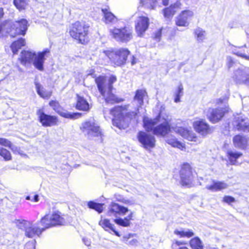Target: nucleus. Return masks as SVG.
Wrapping results in <instances>:
<instances>
[{
    "label": "nucleus",
    "instance_id": "1",
    "mask_svg": "<svg viewBox=\"0 0 249 249\" xmlns=\"http://www.w3.org/2000/svg\"><path fill=\"white\" fill-rule=\"evenodd\" d=\"M127 212V208L121 206L118 203H111L108 207L107 215L110 216L117 217L118 215H124ZM133 213H131L124 218L121 217L116 218L114 220V222L121 226L127 227L130 225V221L132 219Z\"/></svg>",
    "mask_w": 249,
    "mask_h": 249
},
{
    "label": "nucleus",
    "instance_id": "2",
    "mask_svg": "<svg viewBox=\"0 0 249 249\" xmlns=\"http://www.w3.org/2000/svg\"><path fill=\"white\" fill-rule=\"evenodd\" d=\"M160 115L154 119H143L144 127L147 131H152L153 134L158 136H164L170 131V125L167 120L155 126L160 122Z\"/></svg>",
    "mask_w": 249,
    "mask_h": 249
},
{
    "label": "nucleus",
    "instance_id": "3",
    "mask_svg": "<svg viewBox=\"0 0 249 249\" xmlns=\"http://www.w3.org/2000/svg\"><path fill=\"white\" fill-rule=\"evenodd\" d=\"M128 106H117L110 110V114L114 116L113 124L120 129L124 128L123 123L126 118L131 119L137 115V112H127Z\"/></svg>",
    "mask_w": 249,
    "mask_h": 249
},
{
    "label": "nucleus",
    "instance_id": "4",
    "mask_svg": "<svg viewBox=\"0 0 249 249\" xmlns=\"http://www.w3.org/2000/svg\"><path fill=\"white\" fill-rule=\"evenodd\" d=\"M98 89L101 94L104 98L107 104H114L124 101L123 98L118 97L112 92L113 89H106V79L104 76H99L95 79Z\"/></svg>",
    "mask_w": 249,
    "mask_h": 249
},
{
    "label": "nucleus",
    "instance_id": "5",
    "mask_svg": "<svg viewBox=\"0 0 249 249\" xmlns=\"http://www.w3.org/2000/svg\"><path fill=\"white\" fill-rule=\"evenodd\" d=\"M81 129L89 138L95 139L102 142L103 132L100 126L93 120L83 123Z\"/></svg>",
    "mask_w": 249,
    "mask_h": 249
},
{
    "label": "nucleus",
    "instance_id": "6",
    "mask_svg": "<svg viewBox=\"0 0 249 249\" xmlns=\"http://www.w3.org/2000/svg\"><path fill=\"white\" fill-rule=\"evenodd\" d=\"M89 28V26L85 22L77 21L72 25L70 34L72 37L84 44L88 39Z\"/></svg>",
    "mask_w": 249,
    "mask_h": 249
},
{
    "label": "nucleus",
    "instance_id": "7",
    "mask_svg": "<svg viewBox=\"0 0 249 249\" xmlns=\"http://www.w3.org/2000/svg\"><path fill=\"white\" fill-rule=\"evenodd\" d=\"M39 223L46 230L55 226L64 225L66 222L65 218L61 215V213L57 212L45 215L41 219Z\"/></svg>",
    "mask_w": 249,
    "mask_h": 249
},
{
    "label": "nucleus",
    "instance_id": "8",
    "mask_svg": "<svg viewBox=\"0 0 249 249\" xmlns=\"http://www.w3.org/2000/svg\"><path fill=\"white\" fill-rule=\"evenodd\" d=\"M103 53L107 55L117 66H121L125 63L129 51L126 49H120L116 51L106 50Z\"/></svg>",
    "mask_w": 249,
    "mask_h": 249
},
{
    "label": "nucleus",
    "instance_id": "9",
    "mask_svg": "<svg viewBox=\"0 0 249 249\" xmlns=\"http://www.w3.org/2000/svg\"><path fill=\"white\" fill-rule=\"evenodd\" d=\"M111 36L117 41L127 42L132 38V30L129 27L109 29Z\"/></svg>",
    "mask_w": 249,
    "mask_h": 249
},
{
    "label": "nucleus",
    "instance_id": "10",
    "mask_svg": "<svg viewBox=\"0 0 249 249\" xmlns=\"http://www.w3.org/2000/svg\"><path fill=\"white\" fill-rule=\"evenodd\" d=\"M137 138L142 146L147 150H150L155 146V138L150 134L140 131L138 133Z\"/></svg>",
    "mask_w": 249,
    "mask_h": 249
},
{
    "label": "nucleus",
    "instance_id": "11",
    "mask_svg": "<svg viewBox=\"0 0 249 249\" xmlns=\"http://www.w3.org/2000/svg\"><path fill=\"white\" fill-rule=\"evenodd\" d=\"M233 79L236 84L249 86V68L242 67L234 71Z\"/></svg>",
    "mask_w": 249,
    "mask_h": 249
},
{
    "label": "nucleus",
    "instance_id": "12",
    "mask_svg": "<svg viewBox=\"0 0 249 249\" xmlns=\"http://www.w3.org/2000/svg\"><path fill=\"white\" fill-rule=\"evenodd\" d=\"M19 223L23 224L25 226V234L29 238H33L35 235L39 236L42 232L45 230L44 227H39V222L36 223V226L33 225L32 223L25 220H22Z\"/></svg>",
    "mask_w": 249,
    "mask_h": 249
},
{
    "label": "nucleus",
    "instance_id": "13",
    "mask_svg": "<svg viewBox=\"0 0 249 249\" xmlns=\"http://www.w3.org/2000/svg\"><path fill=\"white\" fill-rule=\"evenodd\" d=\"M28 24L26 19L22 18L16 21L12 26L10 36L14 37L17 35L24 36L28 29Z\"/></svg>",
    "mask_w": 249,
    "mask_h": 249
},
{
    "label": "nucleus",
    "instance_id": "14",
    "mask_svg": "<svg viewBox=\"0 0 249 249\" xmlns=\"http://www.w3.org/2000/svg\"><path fill=\"white\" fill-rule=\"evenodd\" d=\"M180 183L183 186L190 185L194 178L192 168L189 164L186 163L182 165L180 171Z\"/></svg>",
    "mask_w": 249,
    "mask_h": 249
},
{
    "label": "nucleus",
    "instance_id": "15",
    "mask_svg": "<svg viewBox=\"0 0 249 249\" xmlns=\"http://www.w3.org/2000/svg\"><path fill=\"white\" fill-rule=\"evenodd\" d=\"M193 126L195 130L203 137H206L213 132V129L203 119H199L193 123Z\"/></svg>",
    "mask_w": 249,
    "mask_h": 249
},
{
    "label": "nucleus",
    "instance_id": "16",
    "mask_svg": "<svg viewBox=\"0 0 249 249\" xmlns=\"http://www.w3.org/2000/svg\"><path fill=\"white\" fill-rule=\"evenodd\" d=\"M49 105L61 116L71 119H77L81 117L80 113H71L67 110L62 109L59 106V104L56 101L52 100L49 103Z\"/></svg>",
    "mask_w": 249,
    "mask_h": 249
},
{
    "label": "nucleus",
    "instance_id": "17",
    "mask_svg": "<svg viewBox=\"0 0 249 249\" xmlns=\"http://www.w3.org/2000/svg\"><path fill=\"white\" fill-rule=\"evenodd\" d=\"M37 115L39 122L43 126L49 127L57 124L58 119L57 117L55 116L46 114L42 109H39L37 111Z\"/></svg>",
    "mask_w": 249,
    "mask_h": 249
},
{
    "label": "nucleus",
    "instance_id": "18",
    "mask_svg": "<svg viewBox=\"0 0 249 249\" xmlns=\"http://www.w3.org/2000/svg\"><path fill=\"white\" fill-rule=\"evenodd\" d=\"M50 52L49 49H46L43 51L38 53L37 54L35 53L32 62L36 69L41 71L44 70L43 64L46 59L45 57L48 56Z\"/></svg>",
    "mask_w": 249,
    "mask_h": 249
},
{
    "label": "nucleus",
    "instance_id": "19",
    "mask_svg": "<svg viewBox=\"0 0 249 249\" xmlns=\"http://www.w3.org/2000/svg\"><path fill=\"white\" fill-rule=\"evenodd\" d=\"M149 18L144 16L138 18L135 21V29L138 35L142 36L149 26Z\"/></svg>",
    "mask_w": 249,
    "mask_h": 249
},
{
    "label": "nucleus",
    "instance_id": "20",
    "mask_svg": "<svg viewBox=\"0 0 249 249\" xmlns=\"http://www.w3.org/2000/svg\"><path fill=\"white\" fill-rule=\"evenodd\" d=\"M226 111V109L223 108H209L207 113V116L211 122L215 123L223 117Z\"/></svg>",
    "mask_w": 249,
    "mask_h": 249
},
{
    "label": "nucleus",
    "instance_id": "21",
    "mask_svg": "<svg viewBox=\"0 0 249 249\" xmlns=\"http://www.w3.org/2000/svg\"><path fill=\"white\" fill-rule=\"evenodd\" d=\"M233 125L238 130L249 131V120L243 116L239 115L235 117Z\"/></svg>",
    "mask_w": 249,
    "mask_h": 249
},
{
    "label": "nucleus",
    "instance_id": "22",
    "mask_svg": "<svg viewBox=\"0 0 249 249\" xmlns=\"http://www.w3.org/2000/svg\"><path fill=\"white\" fill-rule=\"evenodd\" d=\"M175 131L188 141L200 142L196 134L191 129L182 127H178L175 128Z\"/></svg>",
    "mask_w": 249,
    "mask_h": 249
},
{
    "label": "nucleus",
    "instance_id": "23",
    "mask_svg": "<svg viewBox=\"0 0 249 249\" xmlns=\"http://www.w3.org/2000/svg\"><path fill=\"white\" fill-rule=\"evenodd\" d=\"M193 16V12L185 10L176 18V24L178 26L186 27L189 25L188 20Z\"/></svg>",
    "mask_w": 249,
    "mask_h": 249
},
{
    "label": "nucleus",
    "instance_id": "24",
    "mask_svg": "<svg viewBox=\"0 0 249 249\" xmlns=\"http://www.w3.org/2000/svg\"><path fill=\"white\" fill-rule=\"evenodd\" d=\"M146 94L144 90L139 89L136 92L133 101V104L136 106V111L139 112V108L142 107L143 103V97Z\"/></svg>",
    "mask_w": 249,
    "mask_h": 249
},
{
    "label": "nucleus",
    "instance_id": "25",
    "mask_svg": "<svg viewBox=\"0 0 249 249\" xmlns=\"http://www.w3.org/2000/svg\"><path fill=\"white\" fill-rule=\"evenodd\" d=\"M228 187V184L224 181L213 180V184L207 185L206 188L213 192H217L226 189Z\"/></svg>",
    "mask_w": 249,
    "mask_h": 249
},
{
    "label": "nucleus",
    "instance_id": "26",
    "mask_svg": "<svg viewBox=\"0 0 249 249\" xmlns=\"http://www.w3.org/2000/svg\"><path fill=\"white\" fill-rule=\"evenodd\" d=\"M35 53L28 51H22L19 59L22 65H25L27 63L33 62Z\"/></svg>",
    "mask_w": 249,
    "mask_h": 249
},
{
    "label": "nucleus",
    "instance_id": "27",
    "mask_svg": "<svg viewBox=\"0 0 249 249\" xmlns=\"http://www.w3.org/2000/svg\"><path fill=\"white\" fill-rule=\"evenodd\" d=\"M105 18L106 24H113L118 21V18L112 13L109 12L107 8L102 9Z\"/></svg>",
    "mask_w": 249,
    "mask_h": 249
},
{
    "label": "nucleus",
    "instance_id": "28",
    "mask_svg": "<svg viewBox=\"0 0 249 249\" xmlns=\"http://www.w3.org/2000/svg\"><path fill=\"white\" fill-rule=\"evenodd\" d=\"M247 139L241 135H238L234 137L233 142L235 147L244 149L247 146Z\"/></svg>",
    "mask_w": 249,
    "mask_h": 249
},
{
    "label": "nucleus",
    "instance_id": "29",
    "mask_svg": "<svg viewBox=\"0 0 249 249\" xmlns=\"http://www.w3.org/2000/svg\"><path fill=\"white\" fill-rule=\"evenodd\" d=\"M76 107L77 109L83 111L89 110V105L87 101L83 97L77 96Z\"/></svg>",
    "mask_w": 249,
    "mask_h": 249
},
{
    "label": "nucleus",
    "instance_id": "30",
    "mask_svg": "<svg viewBox=\"0 0 249 249\" xmlns=\"http://www.w3.org/2000/svg\"><path fill=\"white\" fill-rule=\"evenodd\" d=\"M178 2H176L173 5H171L169 7L165 8L163 10V14L165 18H170L177 12V9L179 6Z\"/></svg>",
    "mask_w": 249,
    "mask_h": 249
},
{
    "label": "nucleus",
    "instance_id": "31",
    "mask_svg": "<svg viewBox=\"0 0 249 249\" xmlns=\"http://www.w3.org/2000/svg\"><path fill=\"white\" fill-rule=\"evenodd\" d=\"M36 88L37 94L43 98L48 99L52 95V91L46 90L39 83H36Z\"/></svg>",
    "mask_w": 249,
    "mask_h": 249
},
{
    "label": "nucleus",
    "instance_id": "32",
    "mask_svg": "<svg viewBox=\"0 0 249 249\" xmlns=\"http://www.w3.org/2000/svg\"><path fill=\"white\" fill-rule=\"evenodd\" d=\"M100 224L102 226V227L106 231H107L108 230H110L111 231L114 232V234L116 236L118 237L120 236V234H119V232H118L115 230L114 225L111 224L109 220L104 219V220L100 221Z\"/></svg>",
    "mask_w": 249,
    "mask_h": 249
},
{
    "label": "nucleus",
    "instance_id": "33",
    "mask_svg": "<svg viewBox=\"0 0 249 249\" xmlns=\"http://www.w3.org/2000/svg\"><path fill=\"white\" fill-rule=\"evenodd\" d=\"M25 41L23 38H20L17 41H14L12 43L11 46V50L13 53L17 54L18 50L20 49L22 46H25Z\"/></svg>",
    "mask_w": 249,
    "mask_h": 249
},
{
    "label": "nucleus",
    "instance_id": "34",
    "mask_svg": "<svg viewBox=\"0 0 249 249\" xmlns=\"http://www.w3.org/2000/svg\"><path fill=\"white\" fill-rule=\"evenodd\" d=\"M166 141L168 144L172 145L173 147H177L181 150H183V148L185 147L184 144L179 141H178L174 136H171L167 137Z\"/></svg>",
    "mask_w": 249,
    "mask_h": 249
},
{
    "label": "nucleus",
    "instance_id": "35",
    "mask_svg": "<svg viewBox=\"0 0 249 249\" xmlns=\"http://www.w3.org/2000/svg\"><path fill=\"white\" fill-rule=\"evenodd\" d=\"M227 154L229 159L232 164H235L236 160L242 155L240 152L232 151H228Z\"/></svg>",
    "mask_w": 249,
    "mask_h": 249
},
{
    "label": "nucleus",
    "instance_id": "36",
    "mask_svg": "<svg viewBox=\"0 0 249 249\" xmlns=\"http://www.w3.org/2000/svg\"><path fill=\"white\" fill-rule=\"evenodd\" d=\"M197 40L199 42H202L206 38V32L200 28H197L194 31Z\"/></svg>",
    "mask_w": 249,
    "mask_h": 249
},
{
    "label": "nucleus",
    "instance_id": "37",
    "mask_svg": "<svg viewBox=\"0 0 249 249\" xmlns=\"http://www.w3.org/2000/svg\"><path fill=\"white\" fill-rule=\"evenodd\" d=\"M190 244L193 249H203V245L198 237L192 239L190 240Z\"/></svg>",
    "mask_w": 249,
    "mask_h": 249
},
{
    "label": "nucleus",
    "instance_id": "38",
    "mask_svg": "<svg viewBox=\"0 0 249 249\" xmlns=\"http://www.w3.org/2000/svg\"><path fill=\"white\" fill-rule=\"evenodd\" d=\"M88 205L89 208L94 209L99 213H101L103 210V204L97 203L91 201L89 202Z\"/></svg>",
    "mask_w": 249,
    "mask_h": 249
},
{
    "label": "nucleus",
    "instance_id": "39",
    "mask_svg": "<svg viewBox=\"0 0 249 249\" xmlns=\"http://www.w3.org/2000/svg\"><path fill=\"white\" fill-rule=\"evenodd\" d=\"M0 155L6 161L11 160L12 158L10 152L5 148L0 147Z\"/></svg>",
    "mask_w": 249,
    "mask_h": 249
},
{
    "label": "nucleus",
    "instance_id": "40",
    "mask_svg": "<svg viewBox=\"0 0 249 249\" xmlns=\"http://www.w3.org/2000/svg\"><path fill=\"white\" fill-rule=\"evenodd\" d=\"M183 88L182 85H180L178 88L177 90L175 92V97L174 101L176 103L180 102V98L183 95Z\"/></svg>",
    "mask_w": 249,
    "mask_h": 249
},
{
    "label": "nucleus",
    "instance_id": "41",
    "mask_svg": "<svg viewBox=\"0 0 249 249\" xmlns=\"http://www.w3.org/2000/svg\"><path fill=\"white\" fill-rule=\"evenodd\" d=\"M140 2L147 8L154 9L156 6V0H140Z\"/></svg>",
    "mask_w": 249,
    "mask_h": 249
},
{
    "label": "nucleus",
    "instance_id": "42",
    "mask_svg": "<svg viewBox=\"0 0 249 249\" xmlns=\"http://www.w3.org/2000/svg\"><path fill=\"white\" fill-rule=\"evenodd\" d=\"M14 3L18 9L21 10L25 8L27 1L26 0H14Z\"/></svg>",
    "mask_w": 249,
    "mask_h": 249
},
{
    "label": "nucleus",
    "instance_id": "43",
    "mask_svg": "<svg viewBox=\"0 0 249 249\" xmlns=\"http://www.w3.org/2000/svg\"><path fill=\"white\" fill-rule=\"evenodd\" d=\"M105 79H106V78L104 77ZM117 80V78H116V77L114 75H111L109 78V79L108 80V81H107V80H106V89H113V86H112V84L115 82Z\"/></svg>",
    "mask_w": 249,
    "mask_h": 249
},
{
    "label": "nucleus",
    "instance_id": "44",
    "mask_svg": "<svg viewBox=\"0 0 249 249\" xmlns=\"http://www.w3.org/2000/svg\"><path fill=\"white\" fill-rule=\"evenodd\" d=\"M115 198L116 199L124 204H131V202L130 200L123 197V196L119 195H115Z\"/></svg>",
    "mask_w": 249,
    "mask_h": 249
},
{
    "label": "nucleus",
    "instance_id": "45",
    "mask_svg": "<svg viewBox=\"0 0 249 249\" xmlns=\"http://www.w3.org/2000/svg\"><path fill=\"white\" fill-rule=\"evenodd\" d=\"M10 148L15 154H18L20 155H24L23 151H22L19 147L13 145L12 144L11 146H10Z\"/></svg>",
    "mask_w": 249,
    "mask_h": 249
},
{
    "label": "nucleus",
    "instance_id": "46",
    "mask_svg": "<svg viewBox=\"0 0 249 249\" xmlns=\"http://www.w3.org/2000/svg\"><path fill=\"white\" fill-rule=\"evenodd\" d=\"M12 144L11 142L5 138H0V145L10 148V146H11Z\"/></svg>",
    "mask_w": 249,
    "mask_h": 249
},
{
    "label": "nucleus",
    "instance_id": "47",
    "mask_svg": "<svg viewBox=\"0 0 249 249\" xmlns=\"http://www.w3.org/2000/svg\"><path fill=\"white\" fill-rule=\"evenodd\" d=\"M223 201L225 203L230 204L231 203L234 202L235 201V199L232 196H225L223 198Z\"/></svg>",
    "mask_w": 249,
    "mask_h": 249
},
{
    "label": "nucleus",
    "instance_id": "48",
    "mask_svg": "<svg viewBox=\"0 0 249 249\" xmlns=\"http://www.w3.org/2000/svg\"><path fill=\"white\" fill-rule=\"evenodd\" d=\"M36 242L34 240L27 242L25 245L24 249H35Z\"/></svg>",
    "mask_w": 249,
    "mask_h": 249
},
{
    "label": "nucleus",
    "instance_id": "49",
    "mask_svg": "<svg viewBox=\"0 0 249 249\" xmlns=\"http://www.w3.org/2000/svg\"><path fill=\"white\" fill-rule=\"evenodd\" d=\"M233 53L236 55L245 58L246 60H249V55H247L246 54L240 52V51H236V50L233 51Z\"/></svg>",
    "mask_w": 249,
    "mask_h": 249
},
{
    "label": "nucleus",
    "instance_id": "50",
    "mask_svg": "<svg viewBox=\"0 0 249 249\" xmlns=\"http://www.w3.org/2000/svg\"><path fill=\"white\" fill-rule=\"evenodd\" d=\"M226 65L229 69H230L233 65L234 62L231 56H227L226 58Z\"/></svg>",
    "mask_w": 249,
    "mask_h": 249
},
{
    "label": "nucleus",
    "instance_id": "51",
    "mask_svg": "<svg viewBox=\"0 0 249 249\" xmlns=\"http://www.w3.org/2000/svg\"><path fill=\"white\" fill-rule=\"evenodd\" d=\"M161 30L162 28L160 29L157 32H156L155 35V39L157 41H159L160 39L161 36Z\"/></svg>",
    "mask_w": 249,
    "mask_h": 249
},
{
    "label": "nucleus",
    "instance_id": "52",
    "mask_svg": "<svg viewBox=\"0 0 249 249\" xmlns=\"http://www.w3.org/2000/svg\"><path fill=\"white\" fill-rule=\"evenodd\" d=\"M194 235V232L191 230H187V231H184V237H192Z\"/></svg>",
    "mask_w": 249,
    "mask_h": 249
},
{
    "label": "nucleus",
    "instance_id": "53",
    "mask_svg": "<svg viewBox=\"0 0 249 249\" xmlns=\"http://www.w3.org/2000/svg\"><path fill=\"white\" fill-rule=\"evenodd\" d=\"M174 233L177 235H179L180 237H183L184 231H178L176 230L174 231Z\"/></svg>",
    "mask_w": 249,
    "mask_h": 249
},
{
    "label": "nucleus",
    "instance_id": "54",
    "mask_svg": "<svg viewBox=\"0 0 249 249\" xmlns=\"http://www.w3.org/2000/svg\"><path fill=\"white\" fill-rule=\"evenodd\" d=\"M83 242L86 246L88 247L90 246L91 241L90 239H89L88 238L85 237L83 238Z\"/></svg>",
    "mask_w": 249,
    "mask_h": 249
},
{
    "label": "nucleus",
    "instance_id": "55",
    "mask_svg": "<svg viewBox=\"0 0 249 249\" xmlns=\"http://www.w3.org/2000/svg\"><path fill=\"white\" fill-rule=\"evenodd\" d=\"M132 236V234H129L128 235H125L123 237L124 241L126 242L127 240Z\"/></svg>",
    "mask_w": 249,
    "mask_h": 249
},
{
    "label": "nucleus",
    "instance_id": "56",
    "mask_svg": "<svg viewBox=\"0 0 249 249\" xmlns=\"http://www.w3.org/2000/svg\"><path fill=\"white\" fill-rule=\"evenodd\" d=\"M137 243V240L136 239H133L130 241L129 243V244L133 245H135Z\"/></svg>",
    "mask_w": 249,
    "mask_h": 249
},
{
    "label": "nucleus",
    "instance_id": "57",
    "mask_svg": "<svg viewBox=\"0 0 249 249\" xmlns=\"http://www.w3.org/2000/svg\"><path fill=\"white\" fill-rule=\"evenodd\" d=\"M34 201L35 202H38V200H39V198H38V195H35L34 196Z\"/></svg>",
    "mask_w": 249,
    "mask_h": 249
},
{
    "label": "nucleus",
    "instance_id": "58",
    "mask_svg": "<svg viewBox=\"0 0 249 249\" xmlns=\"http://www.w3.org/2000/svg\"><path fill=\"white\" fill-rule=\"evenodd\" d=\"M164 5H167L168 4L169 0H162Z\"/></svg>",
    "mask_w": 249,
    "mask_h": 249
},
{
    "label": "nucleus",
    "instance_id": "59",
    "mask_svg": "<svg viewBox=\"0 0 249 249\" xmlns=\"http://www.w3.org/2000/svg\"><path fill=\"white\" fill-rule=\"evenodd\" d=\"M136 63V59L134 58V56H133V59L131 61V64H132V65H134Z\"/></svg>",
    "mask_w": 249,
    "mask_h": 249
},
{
    "label": "nucleus",
    "instance_id": "60",
    "mask_svg": "<svg viewBox=\"0 0 249 249\" xmlns=\"http://www.w3.org/2000/svg\"><path fill=\"white\" fill-rule=\"evenodd\" d=\"M3 12L2 8H0V18L3 16Z\"/></svg>",
    "mask_w": 249,
    "mask_h": 249
},
{
    "label": "nucleus",
    "instance_id": "61",
    "mask_svg": "<svg viewBox=\"0 0 249 249\" xmlns=\"http://www.w3.org/2000/svg\"><path fill=\"white\" fill-rule=\"evenodd\" d=\"M175 244L178 245V246H179L180 245L183 244V242H180V241H176V242H175Z\"/></svg>",
    "mask_w": 249,
    "mask_h": 249
},
{
    "label": "nucleus",
    "instance_id": "62",
    "mask_svg": "<svg viewBox=\"0 0 249 249\" xmlns=\"http://www.w3.org/2000/svg\"><path fill=\"white\" fill-rule=\"evenodd\" d=\"M178 249H189L186 247H179Z\"/></svg>",
    "mask_w": 249,
    "mask_h": 249
},
{
    "label": "nucleus",
    "instance_id": "63",
    "mask_svg": "<svg viewBox=\"0 0 249 249\" xmlns=\"http://www.w3.org/2000/svg\"><path fill=\"white\" fill-rule=\"evenodd\" d=\"M26 199H27V200H30L31 199L30 196H26Z\"/></svg>",
    "mask_w": 249,
    "mask_h": 249
},
{
    "label": "nucleus",
    "instance_id": "64",
    "mask_svg": "<svg viewBox=\"0 0 249 249\" xmlns=\"http://www.w3.org/2000/svg\"><path fill=\"white\" fill-rule=\"evenodd\" d=\"M244 47H247L246 45V44H245V45H244Z\"/></svg>",
    "mask_w": 249,
    "mask_h": 249
}]
</instances>
